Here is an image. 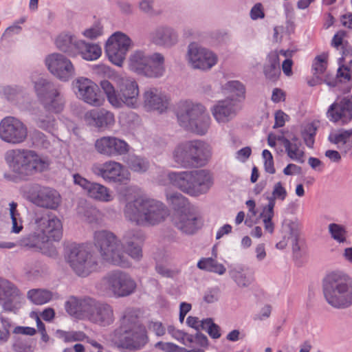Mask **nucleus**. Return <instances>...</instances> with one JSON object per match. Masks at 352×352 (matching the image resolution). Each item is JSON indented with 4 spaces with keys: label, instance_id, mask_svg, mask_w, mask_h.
Wrapping results in <instances>:
<instances>
[{
    "label": "nucleus",
    "instance_id": "9b49d317",
    "mask_svg": "<svg viewBox=\"0 0 352 352\" xmlns=\"http://www.w3.org/2000/svg\"><path fill=\"white\" fill-rule=\"evenodd\" d=\"M65 259L75 274L87 277L97 271L98 261L94 252L85 244L72 243L65 248Z\"/></svg>",
    "mask_w": 352,
    "mask_h": 352
},
{
    "label": "nucleus",
    "instance_id": "c9c22d12",
    "mask_svg": "<svg viewBox=\"0 0 352 352\" xmlns=\"http://www.w3.org/2000/svg\"><path fill=\"white\" fill-rule=\"evenodd\" d=\"M78 40L76 36L69 33H61L55 39V45L61 51L69 56H76V50L78 47Z\"/></svg>",
    "mask_w": 352,
    "mask_h": 352
},
{
    "label": "nucleus",
    "instance_id": "f03ea898",
    "mask_svg": "<svg viewBox=\"0 0 352 352\" xmlns=\"http://www.w3.org/2000/svg\"><path fill=\"white\" fill-rule=\"evenodd\" d=\"M4 160L10 172L4 173L3 178L15 184L28 182L44 170L43 157L33 150H8Z\"/></svg>",
    "mask_w": 352,
    "mask_h": 352
},
{
    "label": "nucleus",
    "instance_id": "1a4fd4ad",
    "mask_svg": "<svg viewBox=\"0 0 352 352\" xmlns=\"http://www.w3.org/2000/svg\"><path fill=\"white\" fill-rule=\"evenodd\" d=\"M116 333L120 337V346L129 351L140 350L148 341L146 328L138 316L130 312L123 316Z\"/></svg>",
    "mask_w": 352,
    "mask_h": 352
},
{
    "label": "nucleus",
    "instance_id": "412c9836",
    "mask_svg": "<svg viewBox=\"0 0 352 352\" xmlns=\"http://www.w3.org/2000/svg\"><path fill=\"white\" fill-rule=\"evenodd\" d=\"M23 300L19 289L10 280L0 277V305L5 311H15Z\"/></svg>",
    "mask_w": 352,
    "mask_h": 352
},
{
    "label": "nucleus",
    "instance_id": "39448f33",
    "mask_svg": "<svg viewBox=\"0 0 352 352\" xmlns=\"http://www.w3.org/2000/svg\"><path fill=\"white\" fill-rule=\"evenodd\" d=\"M322 291L327 303L336 309H346L352 305V278L346 273L334 271L322 281Z\"/></svg>",
    "mask_w": 352,
    "mask_h": 352
},
{
    "label": "nucleus",
    "instance_id": "603ef678",
    "mask_svg": "<svg viewBox=\"0 0 352 352\" xmlns=\"http://www.w3.org/2000/svg\"><path fill=\"white\" fill-rule=\"evenodd\" d=\"M82 35L89 39H96L103 34V28L100 24H96L82 32Z\"/></svg>",
    "mask_w": 352,
    "mask_h": 352
},
{
    "label": "nucleus",
    "instance_id": "c03bdc74",
    "mask_svg": "<svg viewBox=\"0 0 352 352\" xmlns=\"http://www.w3.org/2000/svg\"><path fill=\"white\" fill-rule=\"evenodd\" d=\"M28 197L29 201L34 205L41 208L44 207V191L41 186L38 184L32 185Z\"/></svg>",
    "mask_w": 352,
    "mask_h": 352
},
{
    "label": "nucleus",
    "instance_id": "49530a36",
    "mask_svg": "<svg viewBox=\"0 0 352 352\" xmlns=\"http://www.w3.org/2000/svg\"><path fill=\"white\" fill-rule=\"evenodd\" d=\"M329 231L331 237L338 243L346 241V230L344 228L337 223H330Z\"/></svg>",
    "mask_w": 352,
    "mask_h": 352
},
{
    "label": "nucleus",
    "instance_id": "4d7b16f0",
    "mask_svg": "<svg viewBox=\"0 0 352 352\" xmlns=\"http://www.w3.org/2000/svg\"><path fill=\"white\" fill-rule=\"evenodd\" d=\"M173 336L184 345H187L194 342V336L183 331H174Z\"/></svg>",
    "mask_w": 352,
    "mask_h": 352
},
{
    "label": "nucleus",
    "instance_id": "f704fd0d",
    "mask_svg": "<svg viewBox=\"0 0 352 352\" xmlns=\"http://www.w3.org/2000/svg\"><path fill=\"white\" fill-rule=\"evenodd\" d=\"M263 73L268 80L276 81L280 74V60L278 52L272 51L267 56L263 67Z\"/></svg>",
    "mask_w": 352,
    "mask_h": 352
},
{
    "label": "nucleus",
    "instance_id": "20e7f679",
    "mask_svg": "<svg viewBox=\"0 0 352 352\" xmlns=\"http://www.w3.org/2000/svg\"><path fill=\"white\" fill-rule=\"evenodd\" d=\"M124 215L129 221L136 226H155L168 216V210L160 201L138 197L126 204Z\"/></svg>",
    "mask_w": 352,
    "mask_h": 352
},
{
    "label": "nucleus",
    "instance_id": "13d9d810",
    "mask_svg": "<svg viewBox=\"0 0 352 352\" xmlns=\"http://www.w3.org/2000/svg\"><path fill=\"white\" fill-rule=\"evenodd\" d=\"M15 352H34V346L28 341L19 339L13 344Z\"/></svg>",
    "mask_w": 352,
    "mask_h": 352
},
{
    "label": "nucleus",
    "instance_id": "37998d69",
    "mask_svg": "<svg viewBox=\"0 0 352 352\" xmlns=\"http://www.w3.org/2000/svg\"><path fill=\"white\" fill-rule=\"evenodd\" d=\"M61 201V196L56 190L45 188V208L56 210L59 207Z\"/></svg>",
    "mask_w": 352,
    "mask_h": 352
},
{
    "label": "nucleus",
    "instance_id": "338daca9",
    "mask_svg": "<svg viewBox=\"0 0 352 352\" xmlns=\"http://www.w3.org/2000/svg\"><path fill=\"white\" fill-rule=\"evenodd\" d=\"M21 29L22 28L19 25L14 23L12 25L6 28L2 35V38H7L11 37L14 34H19L21 32Z\"/></svg>",
    "mask_w": 352,
    "mask_h": 352
},
{
    "label": "nucleus",
    "instance_id": "aec40b11",
    "mask_svg": "<svg viewBox=\"0 0 352 352\" xmlns=\"http://www.w3.org/2000/svg\"><path fill=\"white\" fill-rule=\"evenodd\" d=\"M73 182L75 185L80 186L86 192L88 197L100 202H110L113 196L109 188L97 182H91L78 173L73 175Z\"/></svg>",
    "mask_w": 352,
    "mask_h": 352
},
{
    "label": "nucleus",
    "instance_id": "4be33fe9",
    "mask_svg": "<svg viewBox=\"0 0 352 352\" xmlns=\"http://www.w3.org/2000/svg\"><path fill=\"white\" fill-rule=\"evenodd\" d=\"M95 148L100 154L111 157L126 155L129 151L130 146L122 139L109 135L97 139Z\"/></svg>",
    "mask_w": 352,
    "mask_h": 352
},
{
    "label": "nucleus",
    "instance_id": "5fc2aeb1",
    "mask_svg": "<svg viewBox=\"0 0 352 352\" xmlns=\"http://www.w3.org/2000/svg\"><path fill=\"white\" fill-rule=\"evenodd\" d=\"M262 155L264 160V167L265 171L270 174H274L276 170L274 166L273 156L271 152L265 149L263 151Z\"/></svg>",
    "mask_w": 352,
    "mask_h": 352
},
{
    "label": "nucleus",
    "instance_id": "423d86ee",
    "mask_svg": "<svg viewBox=\"0 0 352 352\" xmlns=\"http://www.w3.org/2000/svg\"><path fill=\"white\" fill-rule=\"evenodd\" d=\"M118 90L108 80H102L100 86L109 102L115 108L127 107L137 109L140 106V89L137 81L133 77L120 76L116 79Z\"/></svg>",
    "mask_w": 352,
    "mask_h": 352
},
{
    "label": "nucleus",
    "instance_id": "5701e85b",
    "mask_svg": "<svg viewBox=\"0 0 352 352\" xmlns=\"http://www.w3.org/2000/svg\"><path fill=\"white\" fill-rule=\"evenodd\" d=\"M63 228L61 220L54 214H47L45 223V256L54 257L57 250L54 243L60 241L63 237Z\"/></svg>",
    "mask_w": 352,
    "mask_h": 352
},
{
    "label": "nucleus",
    "instance_id": "393cba45",
    "mask_svg": "<svg viewBox=\"0 0 352 352\" xmlns=\"http://www.w3.org/2000/svg\"><path fill=\"white\" fill-rule=\"evenodd\" d=\"M240 100L227 98L219 101L211 109L212 114L218 123H226L233 119L240 111Z\"/></svg>",
    "mask_w": 352,
    "mask_h": 352
},
{
    "label": "nucleus",
    "instance_id": "473e14b6",
    "mask_svg": "<svg viewBox=\"0 0 352 352\" xmlns=\"http://www.w3.org/2000/svg\"><path fill=\"white\" fill-rule=\"evenodd\" d=\"M328 140L346 153L352 149V129H340L338 132L331 133L328 137Z\"/></svg>",
    "mask_w": 352,
    "mask_h": 352
},
{
    "label": "nucleus",
    "instance_id": "3c124183",
    "mask_svg": "<svg viewBox=\"0 0 352 352\" xmlns=\"http://www.w3.org/2000/svg\"><path fill=\"white\" fill-rule=\"evenodd\" d=\"M32 82L34 84L35 91L42 101L44 98V79L43 75L41 74L38 75L34 73L32 76Z\"/></svg>",
    "mask_w": 352,
    "mask_h": 352
},
{
    "label": "nucleus",
    "instance_id": "bf43d9fd",
    "mask_svg": "<svg viewBox=\"0 0 352 352\" xmlns=\"http://www.w3.org/2000/svg\"><path fill=\"white\" fill-rule=\"evenodd\" d=\"M139 8L147 14L155 15L157 14L154 10V0H140Z\"/></svg>",
    "mask_w": 352,
    "mask_h": 352
},
{
    "label": "nucleus",
    "instance_id": "ea45409f",
    "mask_svg": "<svg viewBox=\"0 0 352 352\" xmlns=\"http://www.w3.org/2000/svg\"><path fill=\"white\" fill-rule=\"evenodd\" d=\"M197 267L219 275H223L226 271L223 264L210 257L201 258L197 263Z\"/></svg>",
    "mask_w": 352,
    "mask_h": 352
},
{
    "label": "nucleus",
    "instance_id": "e2e57ef3",
    "mask_svg": "<svg viewBox=\"0 0 352 352\" xmlns=\"http://www.w3.org/2000/svg\"><path fill=\"white\" fill-rule=\"evenodd\" d=\"M204 320H199L197 317L189 316L186 319V324L188 327L195 329L197 331L203 330Z\"/></svg>",
    "mask_w": 352,
    "mask_h": 352
},
{
    "label": "nucleus",
    "instance_id": "2f4dec72",
    "mask_svg": "<svg viewBox=\"0 0 352 352\" xmlns=\"http://www.w3.org/2000/svg\"><path fill=\"white\" fill-rule=\"evenodd\" d=\"M278 140L281 141L287 156L292 160L299 163L304 162V151L302 148L300 141L294 137L292 140H288L284 136H279Z\"/></svg>",
    "mask_w": 352,
    "mask_h": 352
},
{
    "label": "nucleus",
    "instance_id": "0eeeda50",
    "mask_svg": "<svg viewBox=\"0 0 352 352\" xmlns=\"http://www.w3.org/2000/svg\"><path fill=\"white\" fill-rule=\"evenodd\" d=\"M167 177L173 186L193 197L207 193L213 185L212 175L204 169L171 171Z\"/></svg>",
    "mask_w": 352,
    "mask_h": 352
},
{
    "label": "nucleus",
    "instance_id": "8fccbe9b",
    "mask_svg": "<svg viewBox=\"0 0 352 352\" xmlns=\"http://www.w3.org/2000/svg\"><path fill=\"white\" fill-rule=\"evenodd\" d=\"M327 56L322 54L317 56L312 65V69L314 70V74H322L327 68Z\"/></svg>",
    "mask_w": 352,
    "mask_h": 352
},
{
    "label": "nucleus",
    "instance_id": "72a5a7b5",
    "mask_svg": "<svg viewBox=\"0 0 352 352\" xmlns=\"http://www.w3.org/2000/svg\"><path fill=\"white\" fill-rule=\"evenodd\" d=\"M76 56L87 61H93L99 58L102 54V49L99 45L79 40L76 50Z\"/></svg>",
    "mask_w": 352,
    "mask_h": 352
},
{
    "label": "nucleus",
    "instance_id": "2eb2a0df",
    "mask_svg": "<svg viewBox=\"0 0 352 352\" xmlns=\"http://www.w3.org/2000/svg\"><path fill=\"white\" fill-rule=\"evenodd\" d=\"M28 135V127L20 119L6 116L0 121V139L8 144L16 145L24 142Z\"/></svg>",
    "mask_w": 352,
    "mask_h": 352
},
{
    "label": "nucleus",
    "instance_id": "4468645a",
    "mask_svg": "<svg viewBox=\"0 0 352 352\" xmlns=\"http://www.w3.org/2000/svg\"><path fill=\"white\" fill-rule=\"evenodd\" d=\"M92 173L110 184H126L131 180V173L121 163L107 160L103 163H95L91 166Z\"/></svg>",
    "mask_w": 352,
    "mask_h": 352
},
{
    "label": "nucleus",
    "instance_id": "a878e982",
    "mask_svg": "<svg viewBox=\"0 0 352 352\" xmlns=\"http://www.w3.org/2000/svg\"><path fill=\"white\" fill-rule=\"evenodd\" d=\"M30 232L23 240L25 246L40 252L44 247V219L36 216L30 223Z\"/></svg>",
    "mask_w": 352,
    "mask_h": 352
},
{
    "label": "nucleus",
    "instance_id": "09e8293b",
    "mask_svg": "<svg viewBox=\"0 0 352 352\" xmlns=\"http://www.w3.org/2000/svg\"><path fill=\"white\" fill-rule=\"evenodd\" d=\"M203 330L207 331L208 335L213 339L221 337L220 327L215 324L212 318L204 319Z\"/></svg>",
    "mask_w": 352,
    "mask_h": 352
},
{
    "label": "nucleus",
    "instance_id": "4c0bfd02",
    "mask_svg": "<svg viewBox=\"0 0 352 352\" xmlns=\"http://www.w3.org/2000/svg\"><path fill=\"white\" fill-rule=\"evenodd\" d=\"M231 278L239 287H248L254 280V278L244 271L241 267H233L229 271Z\"/></svg>",
    "mask_w": 352,
    "mask_h": 352
},
{
    "label": "nucleus",
    "instance_id": "774afa93",
    "mask_svg": "<svg viewBox=\"0 0 352 352\" xmlns=\"http://www.w3.org/2000/svg\"><path fill=\"white\" fill-rule=\"evenodd\" d=\"M287 117V115L283 111H277L275 113V123L273 127L279 128L283 126L285 123V118Z\"/></svg>",
    "mask_w": 352,
    "mask_h": 352
},
{
    "label": "nucleus",
    "instance_id": "c85d7f7f",
    "mask_svg": "<svg viewBox=\"0 0 352 352\" xmlns=\"http://www.w3.org/2000/svg\"><path fill=\"white\" fill-rule=\"evenodd\" d=\"M150 40L156 45L169 48L177 43L179 36L173 28L160 25L150 33Z\"/></svg>",
    "mask_w": 352,
    "mask_h": 352
},
{
    "label": "nucleus",
    "instance_id": "c756f323",
    "mask_svg": "<svg viewBox=\"0 0 352 352\" xmlns=\"http://www.w3.org/2000/svg\"><path fill=\"white\" fill-rule=\"evenodd\" d=\"M174 223L178 230L186 234H192L200 228L198 218L190 210L178 213L174 219Z\"/></svg>",
    "mask_w": 352,
    "mask_h": 352
},
{
    "label": "nucleus",
    "instance_id": "052dcab7",
    "mask_svg": "<svg viewBox=\"0 0 352 352\" xmlns=\"http://www.w3.org/2000/svg\"><path fill=\"white\" fill-rule=\"evenodd\" d=\"M250 18L252 20L261 19L265 17L263 6L261 3H256L250 10Z\"/></svg>",
    "mask_w": 352,
    "mask_h": 352
},
{
    "label": "nucleus",
    "instance_id": "a211bd4d",
    "mask_svg": "<svg viewBox=\"0 0 352 352\" xmlns=\"http://www.w3.org/2000/svg\"><path fill=\"white\" fill-rule=\"evenodd\" d=\"M131 46L132 41L131 38L125 34L117 32L113 34L107 40L105 52L114 65L121 66Z\"/></svg>",
    "mask_w": 352,
    "mask_h": 352
},
{
    "label": "nucleus",
    "instance_id": "58836bf2",
    "mask_svg": "<svg viewBox=\"0 0 352 352\" xmlns=\"http://www.w3.org/2000/svg\"><path fill=\"white\" fill-rule=\"evenodd\" d=\"M126 163L131 171L140 174L146 173L150 166L146 158L137 155L129 156Z\"/></svg>",
    "mask_w": 352,
    "mask_h": 352
},
{
    "label": "nucleus",
    "instance_id": "7c9ffc66",
    "mask_svg": "<svg viewBox=\"0 0 352 352\" xmlns=\"http://www.w3.org/2000/svg\"><path fill=\"white\" fill-rule=\"evenodd\" d=\"M85 117L89 124L99 128L112 126L115 122L114 114L104 109L91 110L86 113Z\"/></svg>",
    "mask_w": 352,
    "mask_h": 352
},
{
    "label": "nucleus",
    "instance_id": "e433bc0d",
    "mask_svg": "<svg viewBox=\"0 0 352 352\" xmlns=\"http://www.w3.org/2000/svg\"><path fill=\"white\" fill-rule=\"evenodd\" d=\"M168 203L177 211V214L190 210V204L186 197L178 192H166Z\"/></svg>",
    "mask_w": 352,
    "mask_h": 352
},
{
    "label": "nucleus",
    "instance_id": "b1692460",
    "mask_svg": "<svg viewBox=\"0 0 352 352\" xmlns=\"http://www.w3.org/2000/svg\"><path fill=\"white\" fill-rule=\"evenodd\" d=\"M142 104L147 111L163 113L168 108L170 98L161 89L151 87L146 88L142 93Z\"/></svg>",
    "mask_w": 352,
    "mask_h": 352
},
{
    "label": "nucleus",
    "instance_id": "7ed1b4c3",
    "mask_svg": "<svg viewBox=\"0 0 352 352\" xmlns=\"http://www.w3.org/2000/svg\"><path fill=\"white\" fill-rule=\"evenodd\" d=\"M67 312L76 318L86 319L100 327H107L115 320L113 307L92 298L72 296L65 303Z\"/></svg>",
    "mask_w": 352,
    "mask_h": 352
},
{
    "label": "nucleus",
    "instance_id": "864d4df0",
    "mask_svg": "<svg viewBox=\"0 0 352 352\" xmlns=\"http://www.w3.org/2000/svg\"><path fill=\"white\" fill-rule=\"evenodd\" d=\"M283 228L288 233L289 236L287 239L299 237L300 225L297 221H289L284 225Z\"/></svg>",
    "mask_w": 352,
    "mask_h": 352
},
{
    "label": "nucleus",
    "instance_id": "79ce46f5",
    "mask_svg": "<svg viewBox=\"0 0 352 352\" xmlns=\"http://www.w3.org/2000/svg\"><path fill=\"white\" fill-rule=\"evenodd\" d=\"M56 336L64 342H84L87 335L82 331H63L57 330Z\"/></svg>",
    "mask_w": 352,
    "mask_h": 352
},
{
    "label": "nucleus",
    "instance_id": "0e129e2a",
    "mask_svg": "<svg viewBox=\"0 0 352 352\" xmlns=\"http://www.w3.org/2000/svg\"><path fill=\"white\" fill-rule=\"evenodd\" d=\"M155 269L158 274L166 278H173L178 274L177 270H170L162 265H157Z\"/></svg>",
    "mask_w": 352,
    "mask_h": 352
},
{
    "label": "nucleus",
    "instance_id": "6ab92c4d",
    "mask_svg": "<svg viewBox=\"0 0 352 352\" xmlns=\"http://www.w3.org/2000/svg\"><path fill=\"white\" fill-rule=\"evenodd\" d=\"M50 72L61 81L67 82L76 76V69L72 61L63 54L54 53L45 59Z\"/></svg>",
    "mask_w": 352,
    "mask_h": 352
},
{
    "label": "nucleus",
    "instance_id": "bb28decb",
    "mask_svg": "<svg viewBox=\"0 0 352 352\" xmlns=\"http://www.w3.org/2000/svg\"><path fill=\"white\" fill-rule=\"evenodd\" d=\"M327 117L333 123L340 122L342 125L348 124L352 119L351 101L344 98L333 102L328 108Z\"/></svg>",
    "mask_w": 352,
    "mask_h": 352
},
{
    "label": "nucleus",
    "instance_id": "dca6fc26",
    "mask_svg": "<svg viewBox=\"0 0 352 352\" xmlns=\"http://www.w3.org/2000/svg\"><path fill=\"white\" fill-rule=\"evenodd\" d=\"M186 59L192 68L202 71L210 70L218 62L216 54L197 43L188 45Z\"/></svg>",
    "mask_w": 352,
    "mask_h": 352
},
{
    "label": "nucleus",
    "instance_id": "6e6d98bb",
    "mask_svg": "<svg viewBox=\"0 0 352 352\" xmlns=\"http://www.w3.org/2000/svg\"><path fill=\"white\" fill-rule=\"evenodd\" d=\"M29 299L36 305L44 304V290L41 289H31L28 293Z\"/></svg>",
    "mask_w": 352,
    "mask_h": 352
},
{
    "label": "nucleus",
    "instance_id": "680f3d73",
    "mask_svg": "<svg viewBox=\"0 0 352 352\" xmlns=\"http://www.w3.org/2000/svg\"><path fill=\"white\" fill-rule=\"evenodd\" d=\"M148 328L150 331L154 332L157 336H162L166 332L165 327L160 322L151 321L149 322Z\"/></svg>",
    "mask_w": 352,
    "mask_h": 352
},
{
    "label": "nucleus",
    "instance_id": "a19ab883",
    "mask_svg": "<svg viewBox=\"0 0 352 352\" xmlns=\"http://www.w3.org/2000/svg\"><path fill=\"white\" fill-rule=\"evenodd\" d=\"M275 204H274L273 201H268L267 205L263 207V211L261 212L260 217L263 220L264 223V227L266 231L270 233H273L274 230V225L272 222V218L274 215V208Z\"/></svg>",
    "mask_w": 352,
    "mask_h": 352
},
{
    "label": "nucleus",
    "instance_id": "cd10ccee",
    "mask_svg": "<svg viewBox=\"0 0 352 352\" xmlns=\"http://www.w3.org/2000/svg\"><path fill=\"white\" fill-rule=\"evenodd\" d=\"M65 100L58 85L45 82V113L57 114L64 108Z\"/></svg>",
    "mask_w": 352,
    "mask_h": 352
},
{
    "label": "nucleus",
    "instance_id": "69168bd1",
    "mask_svg": "<svg viewBox=\"0 0 352 352\" xmlns=\"http://www.w3.org/2000/svg\"><path fill=\"white\" fill-rule=\"evenodd\" d=\"M219 298V290L217 288L208 290L204 296V300L208 303H212L217 301Z\"/></svg>",
    "mask_w": 352,
    "mask_h": 352
},
{
    "label": "nucleus",
    "instance_id": "de8ad7c7",
    "mask_svg": "<svg viewBox=\"0 0 352 352\" xmlns=\"http://www.w3.org/2000/svg\"><path fill=\"white\" fill-rule=\"evenodd\" d=\"M287 196V192L285 188L283 186L280 182L276 183L274 186L272 196L268 197L267 199L268 201H273L274 204H276V200L283 201Z\"/></svg>",
    "mask_w": 352,
    "mask_h": 352
},
{
    "label": "nucleus",
    "instance_id": "f257e3e1",
    "mask_svg": "<svg viewBox=\"0 0 352 352\" xmlns=\"http://www.w3.org/2000/svg\"><path fill=\"white\" fill-rule=\"evenodd\" d=\"M122 241L112 232L98 230L94 234V245L103 260L113 265L127 267L131 263L129 256L135 261L142 258L144 233L139 230L126 231Z\"/></svg>",
    "mask_w": 352,
    "mask_h": 352
},
{
    "label": "nucleus",
    "instance_id": "a18cd8bd",
    "mask_svg": "<svg viewBox=\"0 0 352 352\" xmlns=\"http://www.w3.org/2000/svg\"><path fill=\"white\" fill-rule=\"evenodd\" d=\"M223 89L227 91L236 95L240 100L244 98L245 96V87L238 80L228 81L223 85Z\"/></svg>",
    "mask_w": 352,
    "mask_h": 352
},
{
    "label": "nucleus",
    "instance_id": "ddd939ff",
    "mask_svg": "<svg viewBox=\"0 0 352 352\" xmlns=\"http://www.w3.org/2000/svg\"><path fill=\"white\" fill-rule=\"evenodd\" d=\"M99 289L107 296L123 298L134 293L136 283L128 273L117 270L102 277Z\"/></svg>",
    "mask_w": 352,
    "mask_h": 352
},
{
    "label": "nucleus",
    "instance_id": "f3484780",
    "mask_svg": "<svg viewBox=\"0 0 352 352\" xmlns=\"http://www.w3.org/2000/svg\"><path fill=\"white\" fill-rule=\"evenodd\" d=\"M76 97L93 107H100L104 102L99 87L87 78L80 77L72 82Z\"/></svg>",
    "mask_w": 352,
    "mask_h": 352
},
{
    "label": "nucleus",
    "instance_id": "9d476101",
    "mask_svg": "<svg viewBox=\"0 0 352 352\" xmlns=\"http://www.w3.org/2000/svg\"><path fill=\"white\" fill-rule=\"evenodd\" d=\"M210 156V147L198 140H186L178 143L172 151V160L175 166L183 168L202 165Z\"/></svg>",
    "mask_w": 352,
    "mask_h": 352
},
{
    "label": "nucleus",
    "instance_id": "f8f14e48",
    "mask_svg": "<svg viewBox=\"0 0 352 352\" xmlns=\"http://www.w3.org/2000/svg\"><path fill=\"white\" fill-rule=\"evenodd\" d=\"M164 63L165 58L161 53L148 54L138 50L130 55L128 65L129 69L138 75L158 78L165 73Z\"/></svg>",
    "mask_w": 352,
    "mask_h": 352
},
{
    "label": "nucleus",
    "instance_id": "6e6552de",
    "mask_svg": "<svg viewBox=\"0 0 352 352\" xmlns=\"http://www.w3.org/2000/svg\"><path fill=\"white\" fill-rule=\"evenodd\" d=\"M175 115L180 126L197 135H205L210 126L211 118L201 103L190 100L180 102Z\"/></svg>",
    "mask_w": 352,
    "mask_h": 352
}]
</instances>
